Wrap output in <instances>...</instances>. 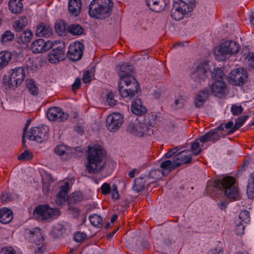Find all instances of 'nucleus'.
<instances>
[{"label":"nucleus","instance_id":"f257e3e1","mask_svg":"<svg viewBox=\"0 0 254 254\" xmlns=\"http://www.w3.org/2000/svg\"><path fill=\"white\" fill-rule=\"evenodd\" d=\"M119 90L124 98L133 97L140 91L139 83L132 75L133 67L128 64H124L121 66Z\"/></svg>","mask_w":254,"mask_h":254},{"label":"nucleus","instance_id":"f03ea898","mask_svg":"<svg viewBox=\"0 0 254 254\" xmlns=\"http://www.w3.org/2000/svg\"><path fill=\"white\" fill-rule=\"evenodd\" d=\"M85 167L89 173L99 172L104 165L105 151L99 145H89Z\"/></svg>","mask_w":254,"mask_h":254},{"label":"nucleus","instance_id":"7ed1b4c3","mask_svg":"<svg viewBox=\"0 0 254 254\" xmlns=\"http://www.w3.org/2000/svg\"><path fill=\"white\" fill-rule=\"evenodd\" d=\"M235 179L234 177L227 176L221 180L210 181L207 186V191L211 193L214 190L219 188L229 198L237 199L238 197V191L235 185Z\"/></svg>","mask_w":254,"mask_h":254},{"label":"nucleus","instance_id":"20e7f679","mask_svg":"<svg viewBox=\"0 0 254 254\" xmlns=\"http://www.w3.org/2000/svg\"><path fill=\"white\" fill-rule=\"evenodd\" d=\"M113 5L112 0H93L89 6V14L96 18L105 19L110 15Z\"/></svg>","mask_w":254,"mask_h":254},{"label":"nucleus","instance_id":"39448f33","mask_svg":"<svg viewBox=\"0 0 254 254\" xmlns=\"http://www.w3.org/2000/svg\"><path fill=\"white\" fill-rule=\"evenodd\" d=\"M213 82L210 86L211 92L216 97H223L226 92L227 86L224 82L225 74L220 68L215 69L212 73Z\"/></svg>","mask_w":254,"mask_h":254},{"label":"nucleus","instance_id":"423d86ee","mask_svg":"<svg viewBox=\"0 0 254 254\" xmlns=\"http://www.w3.org/2000/svg\"><path fill=\"white\" fill-rule=\"evenodd\" d=\"M239 46L236 42L233 41H226L216 47L214 53L218 60H222L223 58L221 57L236 54L239 51Z\"/></svg>","mask_w":254,"mask_h":254},{"label":"nucleus","instance_id":"0eeeda50","mask_svg":"<svg viewBox=\"0 0 254 254\" xmlns=\"http://www.w3.org/2000/svg\"><path fill=\"white\" fill-rule=\"evenodd\" d=\"M26 76L25 69L22 66L16 67L11 70L9 77H5L3 83L10 88H15L20 85Z\"/></svg>","mask_w":254,"mask_h":254},{"label":"nucleus","instance_id":"6e6552de","mask_svg":"<svg viewBox=\"0 0 254 254\" xmlns=\"http://www.w3.org/2000/svg\"><path fill=\"white\" fill-rule=\"evenodd\" d=\"M228 80L231 84L234 86H242L248 81V71L243 67L235 68L229 73Z\"/></svg>","mask_w":254,"mask_h":254},{"label":"nucleus","instance_id":"1a4fd4ad","mask_svg":"<svg viewBox=\"0 0 254 254\" xmlns=\"http://www.w3.org/2000/svg\"><path fill=\"white\" fill-rule=\"evenodd\" d=\"M48 130L46 126L33 127L29 131H24L23 138L27 137L30 140L41 143L47 138Z\"/></svg>","mask_w":254,"mask_h":254},{"label":"nucleus","instance_id":"9d476101","mask_svg":"<svg viewBox=\"0 0 254 254\" xmlns=\"http://www.w3.org/2000/svg\"><path fill=\"white\" fill-rule=\"evenodd\" d=\"M36 219L42 220H49L60 215L58 209L52 208L48 205H39L36 207L33 212Z\"/></svg>","mask_w":254,"mask_h":254},{"label":"nucleus","instance_id":"9b49d317","mask_svg":"<svg viewBox=\"0 0 254 254\" xmlns=\"http://www.w3.org/2000/svg\"><path fill=\"white\" fill-rule=\"evenodd\" d=\"M28 237L32 243L35 244L33 246L35 254H42L45 250L44 245V237L41 230L39 228H34L29 231Z\"/></svg>","mask_w":254,"mask_h":254},{"label":"nucleus","instance_id":"f8f14e48","mask_svg":"<svg viewBox=\"0 0 254 254\" xmlns=\"http://www.w3.org/2000/svg\"><path fill=\"white\" fill-rule=\"evenodd\" d=\"M124 117L122 114L114 112L109 115L106 120V127L108 130L115 132L121 127L124 122Z\"/></svg>","mask_w":254,"mask_h":254},{"label":"nucleus","instance_id":"ddd939ff","mask_svg":"<svg viewBox=\"0 0 254 254\" xmlns=\"http://www.w3.org/2000/svg\"><path fill=\"white\" fill-rule=\"evenodd\" d=\"M128 129L131 134L138 137L153 134L152 129L147 124L137 120L129 126Z\"/></svg>","mask_w":254,"mask_h":254},{"label":"nucleus","instance_id":"4468645a","mask_svg":"<svg viewBox=\"0 0 254 254\" xmlns=\"http://www.w3.org/2000/svg\"><path fill=\"white\" fill-rule=\"evenodd\" d=\"M184 5V3L179 0H174L173 7L170 12L173 19L177 21L181 20L186 14L191 11Z\"/></svg>","mask_w":254,"mask_h":254},{"label":"nucleus","instance_id":"2eb2a0df","mask_svg":"<svg viewBox=\"0 0 254 254\" xmlns=\"http://www.w3.org/2000/svg\"><path fill=\"white\" fill-rule=\"evenodd\" d=\"M64 45L63 43H60V45L57 48H54L48 54L47 61L52 64H56L64 59Z\"/></svg>","mask_w":254,"mask_h":254},{"label":"nucleus","instance_id":"dca6fc26","mask_svg":"<svg viewBox=\"0 0 254 254\" xmlns=\"http://www.w3.org/2000/svg\"><path fill=\"white\" fill-rule=\"evenodd\" d=\"M83 45L79 42L71 44L68 47L67 56L72 61L79 60L83 55Z\"/></svg>","mask_w":254,"mask_h":254},{"label":"nucleus","instance_id":"f3484780","mask_svg":"<svg viewBox=\"0 0 254 254\" xmlns=\"http://www.w3.org/2000/svg\"><path fill=\"white\" fill-rule=\"evenodd\" d=\"M54 45V44L51 41H45L43 39H38L32 42L31 49L33 53L39 54L49 50Z\"/></svg>","mask_w":254,"mask_h":254},{"label":"nucleus","instance_id":"a211bd4d","mask_svg":"<svg viewBox=\"0 0 254 254\" xmlns=\"http://www.w3.org/2000/svg\"><path fill=\"white\" fill-rule=\"evenodd\" d=\"M47 116L50 121L63 122L68 119L69 115L63 112L61 108L55 107L48 110Z\"/></svg>","mask_w":254,"mask_h":254},{"label":"nucleus","instance_id":"6ab92c4d","mask_svg":"<svg viewBox=\"0 0 254 254\" xmlns=\"http://www.w3.org/2000/svg\"><path fill=\"white\" fill-rule=\"evenodd\" d=\"M147 5L152 11L159 12L164 10L167 5V0H145Z\"/></svg>","mask_w":254,"mask_h":254},{"label":"nucleus","instance_id":"aec40b11","mask_svg":"<svg viewBox=\"0 0 254 254\" xmlns=\"http://www.w3.org/2000/svg\"><path fill=\"white\" fill-rule=\"evenodd\" d=\"M36 34L38 37L48 38L52 35L53 30L49 24L42 22L37 25Z\"/></svg>","mask_w":254,"mask_h":254},{"label":"nucleus","instance_id":"412c9836","mask_svg":"<svg viewBox=\"0 0 254 254\" xmlns=\"http://www.w3.org/2000/svg\"><path fill=\"white\" fill-rule=\"evenodd\" d=\"M191 157L192 155L190 150H183L175 156V160L178 167L182 164L190 163Z\"/></svg>","mask_w":254,"mask_h":254},{"label":"nucleus","instance_id":"4be33fe9","mask_svg":"<svg viewBox=\"0 0 254 254\" xmlns=\"http://www.w3.org/2000/svg\"><path fill=\"white\" fill-rule=\"evenodd\" d=\"M69 190V183L68 182L64 183L61 186L60 190L57 195L56 202L59 205H61L67 198L68 192Z\"/></svg>","mask_w":254,"mask_h":254},{"label":"nucleus","instance_id":"5701e85b","mask_svg":"<svg viewBox=\"0 0 254 254\" xmlns=\"http://www.w3.org/2000/svg\"><path fill=\"white\" fill-rule=\"evenodd\" d=\"M131 110L133 114L137 116H142L147 112L146 108L143 105L141 100L138 99H136L132 102Z\"/></svg>","mask_w":254,"mask_h":254},{"label":"nucleus","instance_id":"b1692460","mask_svg":"<svg viewBox=\"0 0 254 254\" xmlns=\"http://www.w3.org/2000/svg\"><path fill=\"white\" fill-rule=\"evenodd\" d=\"M208 97V91L207 90L199 91L195 95L194 100L195 106L196 108H200L203 106L206 101Z\"/></svg>","mask_w":254,"mask_h":254},{"label":"nucleus","instance_id":"393cba45","mask_svg":"<svg viewBox=\"0 0 254 254\" xmlns=\"http://www.w3.org/2000/svg\"><path fill=\"white\" fill-rule=\"evenodd\" d=\"M13 54L9 51L0 52V70L8 65L12 60Z\"/></svg>","mask_w":254,"mask_h":254},{"label":"nucleus","instance_id":"a878e982","mask_svg":"<svg viewBox=\"0 0 254 254\" xmlns=\"http://www.w3.org/2000/svg\"><path fill=\"white\" fill-rule=\"evenodd\" d=\"M216 131H213L211 130L204 135L200 136L199 138V140L201 142L205 143L210 141L213 142L218 140L221 137V134L217 133Z\"/></svg>","mask_w":254,"mask_h":254},{"label":"nucleus","instance_id":"bb28decb","mask_svg":"<svg viewBox=\"0 0 254 254\" xmlns=\"http://www.w3.org/2000/svg\"><path fill=\"white\" fill-rule=\"evenodd\" d=\"M82 3L80 0H69L68 1V10L70 14L78 15L81 10Z\"/></svg>","mask_w":254,"mask_h":254},{"label":"nucleus","instance_id":"cd10ccee","mask_svg":"<svg viewBox=\"0 0 254 254\" xmlns=\"http://www.w3.org/2000/svg\"><path fill=\"white\" fill-rule=\"evenodd\" d=\"M12 219L13 213L9 209L4 207L0 210V222L1 223H8Z\"/></svg>","mask_w":254,"mask_h":254},{"label":"nucleus","instance_id":"c85d7f7f","mask_svg":"<svg viewBox=\"0 0 254 254\" xmlns=\"http://www.w3.org/2000/svg\"><path fill=\"white\" fill-rule=\"evenodd\" d=\"M176 164L175 159L173 161H171V160L163 161L160 164V167L162 169L161 172L163 173L164 176L167 175L173 169L178 167Z\"/></svg>","mask_w":254,"mask_h":254},{"label":"nucleus","instance_id":"c756f323","mask_svg":"<svg viewBox=\"0 0 254 254\" xmlns=\"http://www.w3.org/2000/svg\"><path fill=\"white\" fill-rule=\"evenodd\" d=\"M69 148L64 144H59L54 148V152L62 159H66L68 156Z\"/></svg>","mask_w":254,"mask_h":254},{"label":"nucleus","instance_id":"7c9ffc66","mask_svg":"<svg viewBox=\"0 0 254 254\" xmlns=\"http://www.w3.org/2000/svg\"><path fill=\"white\" fill-rule=\"evenodd\" d=\"M23 0H10L9 2V9L13 13H17L23 9Z\"/></svg>","mask_w":254,"mask_h":254},{"label":"nucleus","instance_id":"2f4dec72","mask_svg":"<svg viewBox=\"0 0 254 254\" xmlns=\"http://www.w3.org/2000/svg\"><path fill=\"white\" fill-rule=\"evenodd\" d=\"M33 33L30 30H26L23 32L17 38L19 44H27L33 38Z\"/></svg>","mask_w":254,"mask_h":254},{"label":"nucleus","instance_id":"473e14b6","mask_svg":"<svg viewBox=\"0 0 254 254\" xmlns=\"http://www.w3.org/2000/svg\"><path fill=\"white\" fill-rule=\"evenodd\" d=\"M247 193L249 198H254V172H253L249 178L247 186Z\"/></svg>","mask_w":254,"mask_h":254},{"label":"nucleus","instance_id":"72a5a7b5","mask_svg":"<svg viewBox=\"0 0 254 254\" xmlns=\"http://www.w3.org/2000/svg\"><path fill=\"white\" fill-rule=\"evenodd\" d=\"M145 180L143 178H138L135 179L134 184L133 185L132 189L134 191L139 192L145 189Z\"/></svg>","mask_w":254,"mask_h":254},{"label":"nucleus","instance_id":"f704fd0d","mask_svg":"<svg viewBox=\"0 0 254 254\" xmlns=\"http://www.w3.org/2000/svg\"><path fill=\"white\" fill-rule=\"evenodd\" d=\"M56 32L60 36H63L65 34L66 31V24L63 20L58 21L55 25Z\"/></svg>","mask_w":254,"mask_h":254},{"label":"nucleus","instance_id":"c9c22d12","mask_svg":"<svg viewBox=\"0 0 254 254\" xmlns=\"http://www.w3.org/2000/svg\"><path fill=\"white\" fill-rule=\"evenodd\" d=\"M67 31L73 35H80L84 32L83 28L78 24H72L69 26Z\"/></svg>","mask_w":254,"mask_h":254},{"label":"nucleus","instance_id":"e433bc0d","mask_svg":"<svg viewBox=\"0 0 254 254\" xmlns=\"http://www.w3.org/2000/svg\"><path fill=\"white\" fill-rule=\"evenodd\" d=\"M26 83L27 87L31 94L33 95H37L39 93V88L35 82L32 79H28Z\"/></svg>","mask_w":254,"mask_h":254},{"label":"nucleus","instance_id":"4c0bfd02","mask_svg":"<svg viewBox=\"0 0 254 254\" xmlns=\"http://www.w3.org/2000/svg\"><path fill=\"white\" fill-rule=\"evenodd\" d=\"M14 38V33L10 30L5 31L1 35L0 41L2 44L12 41Z\"/></svg>","mask_w":254,"mask_h":254},{"label":"nucleus","instance_id":"58836bf2","mask_svg":"<svg viewBox=\"0 0 254 254\" xmlns=\"http://www.w3.org/2000/svg\"><path fill=\"white\" fill-rule=\"evenodd\" d=\"M91 224L96 227H99L102 225V218L97 214H94L89 217Z\"/></svg>","mask_w":254,"mask_h":254},{"label":"nucleus","instance_id":"ea45409f","mask_svg":"<svg viewBox=\"0 0 254 254\" xmlns=\"http://www.w3.org/2000/svg\"><path fill=\"white\" fill-rule=\"evenodd\" d=\"M27 24V19L26 18H21L14 22L13 27L16 31H20L24 28Z\"/></svg>","mask_w":254,"mask_h":254},{"label":"nucleus","instance_id":"a19ab883","mask_svg":"<svg viewBox=\"0 0 254 254\" xmlns=\"http://www.w3.org/2000/svg\"><path fill=\"white\" fill-rule=\"evenodd\" d=\"M247 116H243L241 118H238L235 122L234 127L231 129L229 132L231 133H233L236 129L241 127L245 123L247 119Z\"/></svg>","mask_w":254,"mask_h":254},{"label":"nucleus","instance_id":"79ce46f5","mask_svg":"<svg viewBox=\"0 0 254 254\" xmlns=\"http://www.w3.org/2000/svg\"><path fill=\"white\" fill-rule=\"evenodd\" d=\"M64 230V228L62 225L57 224L53 227L51 233L54 237H57L61 235Z\"/></svg>","mask_w":254,"mask_h":254},{"label":"nucleus","instance_id":"37998d69","mask_svg":"<svg viewBox=\"0 0 254 254\" xmlns=\"http://www.w3.org/2000/svg\"><path fill=\"white\" fill-rule=\"evenodd\" d=\"M199 141L198 138L196 139L191 144L190 152H191L193 155H197L201 151L202 149L199 145Z\"/></svg>","mask_w":254,"mask_h":254},{"label":"nucleus","instance_id":"c03bdc74","mask_svg":"<svg viewBox=\"0 0 254 254\" xmlns=\"http://www.w3.org/2000/svg\"><path fill=\"white\" fill-rule=\"evenodd\" d=\"M239 219L242 223H247L250 221V212L246 210H244L241 211L239 214Z\"/></svg>","mask_w":254,"mask_h":254},{"label":"nucleus","instance_id":"a18cd8bd","mask_svg":"<svg viewBox=\"0 0 254 254\" xmlns=\"http://www.w3.org/2000/svg\"><path fill=\"white\" fill-rule=\"evenodd\" d=\"M185 103V99L182 96H179L176 97L173 107L174 109H177L184 107Z\"/></svg>","mask_w":254,"mask_h":254},{"label":"nucleus","instance_id":"49530a36","mask_svg":"<svg viewBox=\"0 0 254 254\" xmlns=\"http://www.w3.org/2000/svg\"><path fill=\"white\" fill-rule=\"evenodd\" d=\"M164 176L163 173L159 169L152 170L149 173V176L156 180L161 179Z\"/></svg>","mask_w":254,"mask_h":254},{"label":"nucleus","instance_id":"de8ad7c7","mask_svg":"<svg viewBox=\"0 0 254 254\" xmlns=\"http://www.w3.org/2000/svg\"><path fill=\"white\" fill-rule=\"evenodd\" d=\"M206 72L205 67L201 65L198 67L196 70L193 72L194 75L197 76L199 78H203Z\"/></svg>","mask_w":254,"mask_h":254},{"label":"nucleus","instance_id":"09e8293b","mask_svg":"<svg viewBox=\"0 0 254 254\" xmlns=\"http://www.w3.org/2000/svg\"><path fill=\"white\" fill-rule=\"evenodd\" d=\"M245 226L244 224L241 222H236L235 228V232L237 235H242L244 233Z\"/></svg>","mask_w":254,"mask_h":254},{"label":"nucleus","instance_id":"8fccbe9b","mask_svg":"<svg viewBox=\"0 0 254 254\" xmlns=\"http://www.w3.org/2000/svg\"><path fill=\"white\" fill-rule=\"evenodd\" d=\"M246 60L249 67L254 69V53H250L247 56Z\"/></svg>","mask_w":254,"mask_h":254},{"label":"nucleus","instance_id":"3c124183","mask_svg":"<svg viewBox=\"0 0 254 254\" xmlns=\"http://www.w3.org/2000/svg\"><path fill=\"white\" fill-rule=\"evenodd\" d=\"M33 157V154L32 152L26 150L24 151L22 154H21L18 157V159L19 160H30Z\"/></svg>","mask_w":254,"mask_h":254},{"label":"nucleus","instance_id":"603ef678","mask_svg":"<svg viewBox=\"0 0 254 254\" xmlns=\"http://www.w3.org/2000/svg\"><path fill=\"white\" fill-rule=\"evenodd\" d=\"M231 110L233 115L237 116L242 113L243 109L240 105H233Z\"/></svg>","mask_w":254,"mask_h":254},{"label":"nucleus","instance_id":"864d4df0","mask_svg":"<svg viewBox=\"0 0 254 254\" xmlns=\"http://www.w3.org/2000/svg\"><path fill=\"white\" fill-rule=\"evenodd\" d=\"M100 189L103 194L107 195L111 192L112 188L109 184L105 183L101 186Z\"/></svg>","mask_w":254,"mask_h":254},{"label":"nucleus","instance_id":"5fc2aeb1","mask_svg":"<svg viewBox=\"0 0 254 254\" xmlns=\"http://www.w3.org/2000/svg\"><path fill=\"white\" fill-rule=\"evenodd\" d=\"M179 1L184 3L185 7H186L191 11L192 10L195 0H179Z\"/></svg>","mask_w":254,"mask_h":254},{"label":"nucleus","instance_id":"6e6d98bb","mask_svg":"<svg viewBox=\"0 0 254 254\" xmlns=\"http://www.w3.org/2000/svg\"><path fill=\"white\" fill-rule=\"evenodd\" d=\"M111 197L113 199H117L119 198V193L116 185H113L111 190Z\"/></svg>","mask_w":254,"mask_h":254},{"label":"nucleus","instance_id":"4d7b16f0","mask_svg":"<svg viewBox=\"0 0 254 254\" xmlns=\"http://www.w3.org/2000/svg\"><path fill=\"white\" fill-rule=\"evenodd\" d=\"M86 235L82 232H77L74 234V240L77 242H80L86 237Z\"/></svg>","mask_w":254,"mask_h":254},{"label":"nucleus","instance_id":"13d9d810","mask_svg":"<svg viewBox=\"0 0 254 254\" xmlns=\"http://www.w3.org/2000/svg\"><path fill=\"white\" fill-rule=\"evenodd\" d=\"M208 254H224L223 249L218 246L216 248H212L208 253Z\"/></svg>","mask_w":254,"mask_h":254},{"label":"nucleus","instance_id":"bf43d9fd","mask_svg":"<svg viewBox=\"0 0 254 254\" xmlns=\"http://www.w3.org/2000/svg\"><path fill=\"white\" fill-rule=\"evenodd\" d=\"M83 82L84 83H88L91 80V73L89 70H86L83 74L82 78Z\"/></svg>","mask_w":254,"mask_h":254},{"label":"nucleus","instance_id":"052dcab7","mask_svg":"<svg viewBox=\"0 0 254 254\" xmlns=\"http://www.w3.org/2000/svg\"><path fill=\"white\" fill-rule=\"evenodd\" d=\"M106 102L110 106L115 105V101L114 99V95L113 93H110L107 95Z\"/></svg>","mask_w":254,"mask_h":254},{"label":"nucleus","instance_id":"680f3d73","mask_svg":"<svg viewBox=\"0 0 254 254\" xmlns=\"http://www.w3.org/2000/svg\"><path fill=\"white\" fill-rule=\"evenodd\" d=\"M0 254H15L11 248H4L0 251Z\"/></svg>","mask_w":254,"mask_h":254},{"label":"nucleus","instance_id":"e2e57ef3","mask_svg":"<svg viewBox=\"0 0 254 254\" xmlns=\"http://www.w3.org/2000/svg\"><path fill=\"white\" fill-rule=\"evenodd\" d=\"M81 80L79 78L75 79L74 82L72 84V88L73 90L78 89L80 86Z\"/></svg>","mask_w":254,"mask_h":254},{"label":"nucleus","instance_id":"0e129e2a","mask_svg":"<svg viewBox=\"0 0 254 254\" xmlns=\"http://www.w3.org/2000/svg\"><path fill=\"white\" fill-rule=\"evenodd\" d=\"M1 199L2 201L6 202L10 200L11 198L7 192H3L1 195Z\"/></svg>","mask_w":254,"mask_h":254},{"label":"nucleus","instance_id":"69168bd1","mask_svg":"<svg viewBox=\"0 0 254 254\" xmlns=\"http://www.w3.org/2000/svg\"><path fill=\"white\" fill-rule=\"evenodd\" d=\"M138 173L139 172L137 169H133L128 172V176L130 178H133L135 176V175Z\"/></svg>","mask_w":254,"mask_h":254},{"label":"nucleus","instance_id":"338daca9","mask_svg":"<svg viewBox=\"0 0 254 254\" xmlns=\"http://www.w3.org/2000/svg\"><path fill=\"white\" fill-rule=\"evenodd\" d=\"M176 148L175 149H173L172 150H171V151L168 152L167 153H166L165 154V157L166 158H170L172 156H173L175 153H176Z\"/></svg>","mask_w":254,"mask_h":254},{"label":"nucleus","instance_id":"774afa93","mask_svg":"<svg viewBox=\"0 0 254 254\" xmlns=\"http://www.w3.org/2000/svg\"><path fill=\"white\" fill-rule=\"evenodd\" d=\"M234 123L232 121H229L227 124H225V128L227 129H232L234 127Z\"/></svg>","mask_w":254,"mask_h":254}]
</instances>
